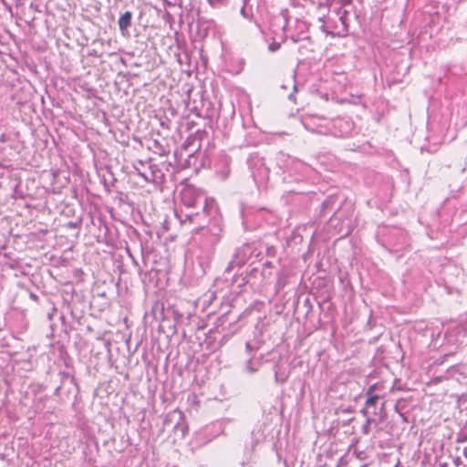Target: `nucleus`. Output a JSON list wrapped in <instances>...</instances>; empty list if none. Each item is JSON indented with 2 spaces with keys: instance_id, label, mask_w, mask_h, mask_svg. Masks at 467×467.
Listing matches in <instances>:
<instances>
[{
  "instance_id": "f03ea898",
  "label": "nucleus",
  "mask_w": 467,
  "mask_h": 467,
  "mask_svg": "<svg viewBox=\"0 0 467 467\" xmlns=\"http://www.w3.org/2000/svg\"><path fill=\"white\" fill-rule=\"evenodd\" d=\"M317 28L323 32L326 36L331 37L343 36L340 33L339 26L331 21L330 18L319 17L317 21Z\"/></svg>"
},
{
  "instance_id": "f3484780",
  "label": "nucleus",
  "mask_w": 467,
  "mask_h": 467,
  "mask_svg": "<svg viewBox=\"0 0 467 467\" xmlns=\"http://www.w3.org/2000/svg\"><path fill=\"white\" fill-rule=\"evenodd\" d=\"M379 389V384L376 383V384H373L371 386L368 387L367 392H366V395H375L374 392Z\"/></svg>"
},
{
  "instance_id": "cd10ccee",
  "label": "nucleus",
  "mask_w": 467,
  "mask_h": 467,
  "mask_svg": "<svg viewBox=\"0 0 467 467\" xmlns=\"http://www.w3.org/2000/svg\"><path fill=\"white\" fill-rule=\"evenodd\" d=\"M288 11L287 10H284L282 11V15L284 16L285 19L286 20V15H287Z\"/></svg>"
},
{
  "instance_id": "f8f14e48",
  "label": "nucleus",
  "mask_w": 467,
  "mask_h": 467,
  "mask_svg": "<svg viewBox=\"0 0 467 467\" xmlns=\"http://www.w3.org/2000/svg\"><path fill=\"white\" fill-rule=\"evenodd\" d=\"M373 420H374L373 419H371V418H369V417H368V416H367L366 422H365V424L362 426V433H363V434H366V435H367V434H368V433H369V431H370L369 426H370V424L373 422Z\"/></svg>"
},
{
  "instance_id": "5701e85b",
  "label": "nucleus",
  "mask_w": 467,
  "mask_h": 467,
  "mask_svg": "<svg viewBox=\"0 0 467 467\" xmlns=\"http://www.w3.org/2000/svg\"><path fill=\"white\" fill-rule=\"evenodd\" d=\"M135 170L138 171V175L142 178L143 174H147L146 172H142L141 170H139L137 166H135Z\"/></svg>"
},
{
  "instance_id": "0eeeda50",
  "label": "nucleus",
  "mask_w": 467,
  "mask_h": 467,
  "mask_svg": "<svg viewBox=\"0 0 467 467\" xmlns=\"http://www.w3.org/2000/svg\"><path fill=\"white\" fill-rule=\"evenodd\" d=\"M367 396V400H366V402H365V408H363L360 412L363 416L367 417L368 414V410L370 408H375L378 400H379V395H366Z\"/></svg>"
},
{
  "instance_id": "b1692460",
  "label": "nucleus",
  "mask_w": 467,
  "mask_h": 467,
  "mask_svg": "<svg viewBox=\"0 0 467 467\" xmlns=\"http://www.w3.org/2000/svg\"><path fill=\"white\" fill-rule=\"evenodd\" d=\"M275 380H276L277 382H278V381H280L281 383L285 382V379H279L277 371H275Z\"/></svg>"
},
{
  "instance_id": "9b49d317",
  "label": "nucleus",
  "mask_w": 467,
  "mask_h": 467,
  "mask_svg": "<svg viewBox=\"0 0 467 467\" xmlns=\"http://www.w3.org/2000/svg\"><path fill=\"white\" fill-rule=\"evenodd\" d=\"M245 370L249 373H254L258 370V367L254 366L253 360L250 358L246 361Z\"/></svg>"
},
{
  "instance_id": "a211bd4d",
  "label": "nucleus",
  "mask_w": 467,
  "mask_h": 467,
  "mask_svg": "<svg viewBox=\"0 0 467 467\" xmlns=\"http://www.w3.org/2000/svg\"><path fill=\"white\" fill-rule=\"evenodd\" d=\"M333 201L331 198H328L323 203H322V210L325 211L327 210L331 204H332Z\"/></svg>"
},
{
  "instance_id": "20e7f679",
  "label": "nucleus",
  "mask_w": 467,
  "mask_h": 467,
  "mask_svg": "<svg viewBox=\"0 0 467 467\" xmlns=\"http://www.w3.org/2000/svg\"><path fill=\"white\" fill-rule=\"evenodd\" d=\"M182 201L188 207H195L202 201V197L196 195L194 189L187 188L182 192Z\"/></svg>"
},
{
  "instance_id": "9d476101",
  "label": "nucleus",
  "mask_w": 467,
  "mask_h": 467,
  "mask_svg": "<svg viewBox=\"0 0 467 467\" xmlns=\"http://www.w3.org/2000/svg\"><path fill=\"white\" fill-rule=\"evenodd\" d=\"M313 120H314L313 117H306V118L303 119L302 123H303V125H304L306 130H307L309 131H312V132H315L316 130L312 126Z\"/></svg>"
},
{
  "instance_id": "bb28decb",
  "label": "nucleus",
  "mask_w": 467,
  "mask_h": 467,
  "mask_svg": "<svg viewBox=\"0 0 467 467\" xmlns=\"http://www.w3.org/2000/svg\"><path fill=\"white\" fill-rule=\"evenodd\" d=\"M196 215H197V214H194V215H192V214H189V215H187V218H188L190 221H193V217H195Z\"/></svg>"
},
{
  "instance_id": "f257e3e1",
  "label": "nucleus",
  "mask_w": 467,
  "mask_h": 467,
  "mask_svg": "<svg viewBox=\"0 0 467 467\" xmlns=\"http://www.w3.org/2000/svg\"><path fill=\"white\" fill-rule=\"evenodd\" d=\"M175 422L173 426V431L178 434L180 433L181 438H184L188 432V425L185 421V417L183 412L181 410H173L171 412L167 419L166 422Z\"/></svg>"
},
{
  "instance_id": "c85d7f7f",
  "label": "nucleus",
  "mask_w": 467,
  "mask_h": 467,
  "mask_svg": "<svg viewBox=\"0 0 467 467\" xmlns=\"http://www.w3.org/2000/svg\"><path fill=\"white\" fill-rule=\"evenodd\" d=\"M372 414L376 415L377 414V411L376 410H373Z\"/></svg>"
},
{
  "instance_id": "4be33fe9",
  "label": "nucleus",
  "mask_w": 467,
  "mask_h": 467,
  "mask_svg": "<svg viewBox=\"0 0 467 467\" xmlns=\"http://www.w3.org/2000/svg\"><path fill=\"white\" fill-rule=\"evenodd\" d=\"M135 170L138 171V175L142 178L143 174H147L146 172H142L141 170H139L137 166H135Z\"/></svg>"
},
{
  "instance_id": "ddd939ff",
  "label": "nucleus",
  "mask_w": 467,
  "mask_h": 467,
  "mask_svg": "<svg viewBox=\"0 0 467 467\" xmlns=\"http://www.w3.org/2000/svg\"><path fill=\"white\" fill-rule=\"evenodd\" d=\"M248 1H249V0H243V2H244V5L242 6V8H241V10H240L241 15H242L244 18H246V19H249V18H250V16H251V14L247 11V7H246V5H247V4H248Z\"/></svg>"
},
{
  "instance_id": "4468645a",
  "label": "nucleus",
  "mask_w": 467,
  "mask_h": 467,
  "mask_svg": "<svg viewBox=\"0 0 467 467\" xmlns=\"http://www.w3.org/2000/svg\"><path fill=\"white\" fill-rule=\"evenodd\" d=\"M213 205V201L209 200L208 198H205L203 201V212L208 214L210 213V210L212 209Z\"/></svg>"
},
{
  "instance_id": "7ed1b4c3",
  "label": "nucleus",
  "mask_w": 467,
  "mask_h": 467,
  "mask_svg": "<svg viewBox=\"0 0 467 467\" xmlns=\"http://www.w3.org/2000/svg\"><path fill=\"white\" fill-rule=\"evenodd\" d=\"M247 257L244 249L242 247L236 248L233 259L229 262L224 270V274H230L234 268H241L246 263Z\"/></svg>"
},
{
  "instance_id": "dca6fc26",
  "label": "nucleus",
  "mask_w": 467,
  "mask_h": 467,
  "mask_svg": "<svg viewBox=\"0 0 467 467\" xmlns=\"http://www.w3.org/2000/svg\"><path fill=\"white\" fill-rule=\"evenodd\" d=\"M227 0H208L209 4L213 7L223 5Z\"/></svg>"
},
{
  "instance_id": "a878e982",
  "label": "nucleus",
  "mask_w": 467,
  "mask_h": 467,
  "mask_svg": "<svg viewBox=\"0 0 467 467\" xmlns=\"http://www.w3.org/2000/svg\"><path fill=\"white\" fill-rule=\"evenodd\" d=\"M462 455H463L465 458H467V447H464V448H463Z\"/></svg>"
},
{
  "instance_id": "1a4fd4ad",
  "label": "nucleus",
  "mask_w": 467,
  "mask_h": 467,
  "mask_svg": "<svg viewBox=\"0 0 467 467\" xmlns=\"http://www.w3.org/2000/svg\"><path fill=\"white\" fill-rule=\"evenodd\" d=\"M222 164H223V167L222 169H218L217 170V175L220 176V178L222 180H226L229 175H230V172H231V170L229 168V164H230V160L225 157L222 160Z\"/></svg>"
},
{
  "instance_id": "2eb2a0df",
  "label": "nucleus",
  "mask_w": 467,
  "mask_h": 467,
  "mask_svg": "<svg viewBox=\"0 0 467 467\" xmlns=\"http://www.w3.org/2000/svg\"><path fill=\"white\" fill-rule=\"evenodd\" d=\"M233 283H238V286H242L247 283L246 276H243V275H234Z\"/></svg>"
},
{
  "instance_id": "423d86ee",
  "label": "nucleus",
  "mask_w": 467,
  "mask_h": 467,
  "mask_svg": "<svg viewBox=\"0 0 467 467\" xmlns=\"http://www.w3.org/2000/svg\"><path fill=\"white\" fill-rule=\"evenodd\" d=\"M131 20H132V13L130 11H126L119 18V21H118L119 27L123 36L126 35L128 28L130 26Z\"/></svg>"
},
{
  "instance_id": "6ab92c4d",
  "label": "nucleus",
  "mask_w": 467,
  "mask_h": 467,
  "mask_svg": "<svg viewBox=\"0 0 467 467\" xmlns=\"http://www.w3.org/2000/svg\"><path fill=\"white\" fill-rule=\"evenodd\" d=\"M245 349L249 354L254 350V348L250 342H246Z\"/></svg>"
},
{
  "instance_id": "6e6552de",
  "label": "nucleus",
  "mask_w": 467,
  "mask_h": 467,
  "mask_svg": "<svg viewBox=\"0 0 467 467\" xmlns=\"http://www.w3.org/2000/svg\"><path fill=\"white\" fill-rule=\"evenodd\" d=\"M338 19L340 22L339 31L343 36H347L348 31V24L347 22L348 11L340 9L337 13Z\"/></svg>"
},
{
  "instance_id": "412c9836",
  "label": "nucleus",
  "mask_w": 467,
  "mask_h": 467,
  "mask_svg": "<svg viewBox=\"0 0 467 467\" xmlns=\"http://www.w3.org/2000/svg\"><path fill=\"white\" fill-rule=\"evenodd\" d=\"M29 297L34 301L38 300V296L35 293H32V292L29 294Z\"/></svg>"
},
{
  "instance_id": "393cba45",
  "label": "nucleus",
  "mask_w": 467,
  "mask_h": 467,
  "mask_svg": "<svg viewBox=\"0 0 467 467\" xmlns=\"http://www.w3.org/2000/svg\"><path fill=\"white\" fill-rule=\"evenodd\" d=\"M266 267H272V263L268 262V261L264 263V268H266Z\"/></svg>"
},
{
  "instance_id": "aec40b11",
  "label": "nucleus",
  "mask_w": 467,
  "mask_h": 467,
  "mask_svg": "<svg viewBox=\"0 0 467 467\" xmlns=\"http://www.w3.org/2000/svg\"><path fill=\"white\" fill-rule=\"evenodd\" d=\"M278 47H279V44H276V43H273V44H271V45L269 46V49H270L271 51H275V50H277V49H278Z\"/></svg>"
},
{
  "instance_id": "39448f33",
  "label": "nucleus",
  "mask_w": 467,
  "mask_h": 467,
  "mask_svg": "<svg viewBox=\"0 0 467 467\" xmlns=\"http://www.w3.org/2000/svg\"><path fill=\"white\" fill-rule=\"evenodd\" d=\"M150 173L143 174L142 178L148 182H157L158 181H161L164 177V174L156 165L150 166Z\"/></svg>"
}]
</instances>
